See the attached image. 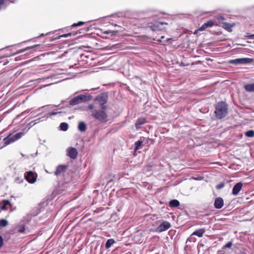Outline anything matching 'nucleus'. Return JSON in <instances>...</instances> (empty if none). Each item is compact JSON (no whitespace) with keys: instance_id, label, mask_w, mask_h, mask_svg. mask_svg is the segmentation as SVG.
Returning <instances> with one entry per match:
<instances>
[{"instance_id":"1","label":"nucleus","mask_w":254,"mask_h":254,"mask_svg":"<svg viewBox=\"0 0 254 254\" xmlns=\"http://www.w3.org/2000/svg\"><path fill=\"white\" fill-rule=\"evenodd\" d=\"M214 113L217 118L221 119L224 118L228 114L227 105L223 101L218 102L215 106Z\"/></svg>"},{"instance_id":"2","label":"nucleus","mask_w":254,"mask_h":254,"mask_svg":"<svg viewBox=\"0 0 254 254\" xmlns=\"http://www.w3.org/2000/svg\"><path fill=\"white\" fill-rule=\"evenodd\" d=\"M92 96L90 95L81 94L72 98L69 102L70 105H76L80 103L88 102L91 100Z\"/></svg>"},{"instance_id":"3","label":"nucleus","mask_w":254,"mask_h":254,"mask_svg":"<svg viewBox=\"0 0 254 254\" xmlns=\"http://www.w3.org/2000/svg\"><path fill=\"white\" fill-rule=\"evenodd\" d=\"M91 116L98 121L106 123L108 121V115L107 113L103 110H94L91 113Z\"/></svg>"},{"instance_id":"4","label":"nucleus","mask_w":254,"mask_h":254,"mask_svg":"<svg viewBox=\"0 0 254 254\" xmlns=\"http://www.w3.org/2000/svg\"><path fill=\"white\" fill-rule=\"evenodd\" d=\"M254 62V59L249 58H239L234 60H231L229 61V63L234 64L235 65L237 64H246Z\"/></svg>"},{"instance_id":"5","label":"nucleus","mask_w":254,"mask_h":254,"mask_svg":"<svg viewBox=\"0 0 254 254\" xmlns=\"http://www.w3.org/2000/svg\"><path fill=\"white\" fill-rule=\"evenodd\" d=\"M68 167L67 165H60L57 167L55 172V175L57 177H59L63 175Z\"/></svg>"},{"instance_id":"6","label":"nucleus","mask_w":254,"mask_h":254,"mask_svg":"<svg viewBox=\"0 0 254 254\" xmlns=\"http://www.w3.org/2000/svg\"><path fill=\"white\" fill-rule=\"evenodd\" d=\"M171 226V224L169 222L164 221L157 228L156 231L159 232H162L167 230Z\"/></svg>"},{"instance_id":"7","label":"nucleus","mask_w":254,"mask_h":254,"mask_svg":"<svg viewBox=\"0 0 254 254\" xmlns=\"http://www.w3.org/2000/svg\"><path fill=\"white\" fill-rule=\"evenodd\" d=\"M67 155L72 159H75L77 156L78 152L75 148L70 147L67 149Z\"/></svg>"},{"instance_id":"8","label":"nucleus","mask_w":254,"mask_h":254,"mask_svg":"<svg viewBox=\"0 0 254 254\" xmlns=\"http://www.w3.org/2000/svg\"><path fill=\"white\" fill-rule=\"evenodd\" d=\"M108 98V96L107 94L106 93H103L97 96L95 100L98 101L99 102V104L106 103Z\"/></svg>"},{"instance_id":"9","label":"nucleus","mask_w":254,"mask_h":254,"mask_svg":"<svg viewBox=\"0 0 254 254\" xmlns=\"http://www.w3.org/2000/svg\"><path fill=\"white\" fill-rule=\"evenodd\" d=\"M25 178L30 183H34L36 180V178L32 171L27 172L26 174L25 175Z\"/></svg>"},{"instance_id":"10","label":"nucleus","mask_w":254,"mask_h":254,"mask_svg":"<svg viewBox=\"0 0 254 254\" xmlns=\"http://www.w3.org/2000/svg\"><path fill=\"white\" fill-rule=\"evenodd\" d=\"M16 139H15V136L13 134H9L7 137L3 139V142L5 145H7L9 144L14 142Z\"/></svg>"},{"instance_id":"11","label":"nucleus","mask_w":254,"mask_h":254,"mask_svg":"<svg viewBox=\"0 0 254 254\" xmlns=\"http://www.w3.org/2000/svg\"><path fill=\"white\" fill-rule=\"evenodd\" d=\"M224 205V201L222 198L221 197H217L215 201L214 205L215 208L217 209L221 208Z\"/></svg>"},{"instance_id":"12","label":"nucleus","mask_w":254,"mask_h":254,"mask_svg":"<svg viewBox=\"0 0 254 254\" xmlns=\"http://www.w3.org/2000/svg\"><path fill=\"white\" fill-rule=\"evenodd\" d=\"M243 184L242 183H237L233 187L232 190V194L234 195H237L241 190L242 189Z\"/></svg>"},{"instance_id":"13","label":"nucleus","mask_w":254,"mask_h":254,"mask_svg":"<svg viewBox=\"0 0 254 254\" xmlns=\"http://www.w3.org/2000/svg\"><path fill=\"white\" fill-rule=\"evenodd\" d=\"M164 24L167 25V23L164 22H158L150 26V28L153 31L160 30L162 29L160 26Z\"/></svg>"},{"instance_id":"14","label":"nucleus","mask_w":254,"mask_h":254,"mask_svg":"<svg viewBox=\"0 0 254 254\" xmlns=\"http://www.w3.org/2000/svg\"><path fill=\"white\" fill-rule=\"evenodd\" d=\"M205 232V230L204 228H201L195 231L192 234V235H195L198 236V237H202L203 235Z\"/></svg>"},{"instance_id":"15","label":"nucleus","mask_w":254,"mask_h":254,"mask_svg":"<svg viewBox=\"0 0 254 254\" xmlns=\"http://www.w3.org/2000/svg\"><path fill=\"white\" fill-rule=\"evenodd\" d=\"M244 88L247 92H254V83L246 84Z\"/></svg>"},{"instance_id":"16","label":"nucleus","mask_w":254,"mask_h":254,"mask_svg":"<svg viewBox=\"0 0 254 254\" xmlns=\"http://www.w3.org/2000/svg\"><path fill=\"white\" fill-rule=\"evenodd\" d=\"M145 123L146 119L145 118H141L138 119L135 123V127L136 128H139L141 125L144 124Z\"/></svg>"},{"instance_id":"17","label":"nucleus","mask_w":254,"mask_h":254,"mask_svg":"<svg viewBox=\"0 0 254 254\" xmlns=\"http://www.w3.org/2000/svg\"><path fill=\"white\" fill-rule=\"evenodd\" d=\"M87 126L84 122H81L79 123L78 129L81 132L85 131L86 130Z\"/></svg>"},{"instance_id":"18","label":"nucleus","mask_w":254,"mask_h":254,"mask_svg":"<svg viewBox=\"0 0 254 254\" xmlns=\"http://www.w3.org/2000/svg\"><path fill=\"white\" fill-rule=\"evenodd\" d=\"M180 205V202L177 199H173L170 201L169 206L172 207H177Z\"/></svg>"},{"instance_id":"19","label":"nucleus","mask_w":254,"mask_h":254,"mask_svg":"<svg viewBox=\"0 0 254 254\" xmlns=\"http://www.w3.org/2000/svg\"><path fill=\"white\" fill-rule=\"evenodd\" d=\"M115 243V241L113 239H108L105 245L106 248L109 249Z\"/></svg>"},{"instance_id":"20","label":"nucleus","mask_w":254,"mask_h":254,"mask_svg":"<svg viewBox=\"0 0 254 254\" xmlns=\"http://www.w3.org/2000/svg\"><path fill=\"white\" fill-rule=\"evenodd\" d=\"M60 128L61 130L66 131L68 128V125L66 123H62L60 125Z\"/></svg>"},{"instance_id":"21","label":"nucleus","mask_w":254,"mask_h":254,"mask_svg":"<svg viewBox=\"0 0 254 254\" xmlns=\"http://www.w3.org/2000/svg\"><path fill=\"white\" fill-rule=\"evenodd\" d=\"M62 112H52L45 115L43 117V118H45V120H46L48 118H49L51 116L56 115L57 114H60Z\"/></svg>"},{"instance_id":"22","label":"nucleus","mask_w":254,"mask_h":254,"mask_svg":"<svg viewBox=\"0 0 254 254\" xmlns=\"http://www.w3.org/2000/svg\"><path fill=\"white\" fill-rule=\"evenodd\" d=\"M225 27V29H226L229 32H231L232 31V27H233V25L229 24V23H223Z\"/></svg>"},{"instance_id":"23","label":"nucleus","mask_w":254,"mask_h":254,"mask_svg":"<svg viewBox=\"0 0 254 254\" xmlns=\"http://www.w3.org/2000/svg\"><path fill=\"white\" fill-rule=\"evenodd\" d=\"M8 224V221L5 219H1L0 220V227H4Z\"/></svg>"},{"instance_id":"24","label":"nucleus","mask_w":254,"mask_h":254,"mask_svg":"<svg viewBox=\"0 0 254 254\" xmlns=\"http://www.w3.org/2000/svg\"><path fill=\"white\" fill-rule=\"evenodd\" d=\"M246 136L249 137H253L254 136V131L253 130H250L245 132Z\"/></svg>"},{"instance_id":"25","label":"nucleus","mask_w":254,"mask_h":254,"mask_svg":"<svg viewBox=\"0 0 254 254\" xmlns=\"http://www.w3.org/2000/svg\"><path fill=\"white\" fill-rule=\"evenodd\" d=\"M142 142L140 140L136 141L134 144V145H135L134 149L135 150H137L138 149H139V148H140V146L142 145Z\"/></svg>"},{"instance_id":"26","label":"nucleus","mask_w":254,"mask_h":254,"mask_svg":"<svg viewBox=\"0 0 254 254\" xmlns=\"http://www.w3.org/2000/svg\"><path fill=\"white\" fill-rule=\"evenodd\" d=\"M205 26H206L207 28L208 27H211L213 25H214V22L212 20H209L207 21L206 23H205Z\"/></svg>"},{"instance_id":"27","label":"nucleus","mask_w":254,"mask_h":254,"mask_svg":"<svg viewBox=\"0 0 254 254\" xmlns=\"http://www.w3.org/2000/svg\"><path fill=\"white\" fill-rule=\"evenodd\" d=\"M14 135L15 136V139H16V140H17L19 139V138H20L21 137H22V136L24 135V133L23 132H18Z\"/></svg>"},{"instance_id":"28","label":"nucleus","mask_w":254,"mask_h":254,"mask_svg":"<svg viewBox=\"0 0 254 254\" xmlns=\"http://www.w3.org/2000/svg\"><path fill=\"white\" fill-rule=\"evenodd\" d=\"M45 107L46 108V109H47V108H48V106H43V107H40V108H38V109L37 110H36V111H32V112L31 113V116H32V117H34V116H35V113H36L37 111H40V110H41V109L42 108H45Z\"/></svg>"},{"instance_id":"29","label":"nucleus","mask_w":254,"mask_h":254,"mask_svg":"<svg viewBox=\"0 0 254 254\" xmlns=\"http://www.w3.org/2000/svg\"><path fill=\"white\" fill-rule=\"evenodd\" d=\"M233 245L232 242H228L225 245L223 246L222 247L223 249H226V248H230Z\"/></svg>"},{"instance_id":"30","label":"nucleus","mask_w":254,"mask_h":254,"mask_svg":"<svg viewBox=\"0 0 254 254\" xmlns=\"http://www.w3.org/2000/svg\"><path fill=\"white\" fill-rule=\"evenodd\" d=\"M32 47H27L25 49H21L20 50H19L18 51H17L16 53H15L14 54V55H16V54H20V53H23L24 52H25L27 50H29Z\"/></svg>"},{"instance_id":"31","label":"nucleus","mask_w":254,"mask_h":254,"mask_svg":"<svg viewBox=\"0 0 254 254\" xmlns=\"http://www.w3.org/2000/svg\"><path fill=\"white\" fill-rule=\"evenodd\" d=\"M84 23V22H82V21H80V22H79L77 23H73L71 26L72 27H76V26H81V25H82Z\"/></svg>"},{"instance_id":"32","label":"nucleus","mask_w":254,"mask_h":254,"mask_svg":"<svg viewBox=\"0 0 254 254\" xmlns=\"http://www.w3.org/2000/svg\"><path fill=\"white\" fill-rule=\"evenodd\" d=\"M7 0H0V9L1 8L3 5L7 4Z\"/></svg>"},{"instance_id":"33","label":"nucleus","mask_w":254,"mask_h":254,"mask_svg":"<svg viewBox=\"0 0 254 254\" xmlns=\"http://www.w3.org/2000/svg\"><path fill=\"white\" fill-rule=\"evenodd\" d=\"M205 23H204L203 25H202V26L199 28V29H198V31H202L204 30L206 28H207L206 26H205Z\"/></svg>"},{"instance_id":"34","label":"nucleus","mask_w":254,"mask_h":254,"mask_svg":"<svg viewBox=\"0 0 254 254\" xmlns=\"http://www.w3.org/2000/svg\"><path fill=\"white\" fill-rule=\"evenodd\" d=\"M106 103H101L100 104V107L101 108V110L104 111L107 109V106L105 105Z\"/></svg>"},{"instance_id":"35","label":"nucleus","mask_w":254,"mask_h":254,"mask_svg":"<svg viewBox=\"0 0 254 254\" xmlns=\"http://www.w3.org/2000/svg\"><path fill=\"white\" fill-rule=\"evenodd\" d=\"M18 231L20 232V233H23L25 231V227L24 226H22L21 227H20V228H19Z\"/></svg>"},{"instance_id":"36","label":"nucleus","mask_w":254,"mask_h":254,"mask_svg":"<svg viewBox=\"0 0 254 254\" xmlns=\"http://www.w3.org/2000/svg\"><path fill=\"white\" fill-rule=\"evenodd\" d=\"M224 184H223V183L220 184L219 185L217 186L216 188L217 189H221L223 188L224 187Z\"/></svg>"},{"instance_id":"37","label":"nucleus","mask_w":254,"mask_h":254,"mask_svg":"<svg viewBox=\"0 0 254 254\" xmlns=\"http://www.w3.org/2000/svg\"><path fill=\"white\" fill-rule=\"evenodd\" d=\"M245 37L248 38L249 39H254V34H253V35H248V34Z\"/></svg>"},{"instance_id":"38","label":"nucleus","mask_w":254,"mask_h":254,"mask_svg":"<svg viewBox=\"0 0 254 254\" xmlns=\"http://www.w3.org/2000/svg\"><path fill=\"white\" fill-rule=\"evenodd\" d=\"M87 108L90 110H92L94 108V105L93 104H90L87 107Z\"/></svg>"},{"instance_id":"39","label":"nucleus","mask_w":254,"mask_h":254,"mask_svg":"<svg viewBox=\"0 0 254 254\" xmlns=\"http://www.w3.org/2000/svg\"><path fill=\"white\" fill-rule=\"evenodd\" d=\"M3 244V239L1 236H0V248H1Z\"/></svg>"},{"instance_id":"40","label":"nucleus","mask_w":254,"mask_h":254,"mask_svg":"<svg viewBox=\"0 0 254 254\" xmlns=\"http://www.w3.org/2000/svg\"><path fill=\"white\" fill-rule=\"evenodd\" d=\"M3 202V204H4V205H6L10 203L9 201L8 200H4Z\"/></svg>"},{"instance_id":"41","label":"nucleus","mask_w":254,"mask_h":254,"mask_svg":"<svg viewBox=\"0 0 254 254\" xmlns=\"http://www.w3.org/2000/svg\"><path fill=\"white\" fill-rule=\"evenodd\" d=\"M70 35H71V34L69 33V34L62 35L60 37H68L69 36H70Z\"/></svg>"},{"instance_id":"42","label":"nucleus","mask_w":254,"mask_h":254,"mask_svg":"<svg viewBox=\"0 0 254 254\" xmlns=\"http://www.w3.org/2000/svg\"><path fill=\"white\" fill-rule=\"evenodd\" d=\"M218 20H224V18L223 16H220L218 17Z\"/></svg>"},{"instance_id":"43","label":"nucleus","mask_w":254,"mask_h":254,"mask_svg":"<svg viewBox=\"0 0 254 254\" xmlns=\"http://www.w3.org/2000/svg\"><path fill=\"white\" fill-rule=\"evenodd\" d=\"M1 209L3 210L6 209V205H4V204H3L2 206H1Z\"/></svg>"},{"instance_id":"44","label":"nucleus","mask_w":254,"mask_h":254,"mask_svg":"<svg viewBox=\"0 0 254 254\" xmlns=\"http://www.w3.org/2000/svg\"><path fill=\"white\" fill-rule=\"evenodd\" d=\"M110 33H111L110 31H106L105 32V33H106V34H109Z\"/></svg>"},{"instance_id":"45","label":"nucleus","mask_w":254,"mask_h":254,"mask_svg":"<svg viewBox=\"0 0 254 254\" xmlns=\"http://www.w3.org/2000/svg\"><path fill=\"white\" fill-rule=\"evenodd\" d=\"M44 36V34H41V35H40V36Z\"/></svg>"},{"instance_id":"46","label":"nucleus","mask_w":254,"mask_h":254,"mask_svg":"<svg viewBox=\"0 0 254 254\" xmlns=\"http://www.w3.org/2000/svg\"><path fill=\"white\" fill-rule=\"evenodd\" d=\"M21 155H22V156H24V154H23L22 153H21Z\"/></svg>"},{"instance_id":"47","label":"nucleus","mask_w":254,"mask_h":254,"mask_svg":"<svg viewBox=\"0 0 254 254\" xmlns=\"http://www.w3.org/2000/svg\"><path fill=\"white\" fill-rule=\"evenodd\" d=\"M96 89V88H92L91 90H94V89Z\"/></svg>"}]
</instances>
